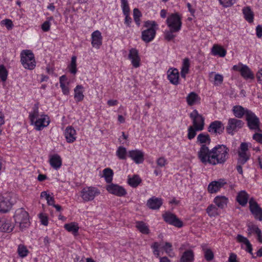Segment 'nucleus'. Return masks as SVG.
<instances>
[{
	"instance_id": "43",
	"label": "nucleus",
	"mask_w": 262,
	"mask_h": 262,
	"mask_svg": "<svg viewBox=\"0 0 262 262\" xmlns=\"http://www.w3.org/2000/svg\"><path fill=\"white\" fill-rule=\"evenodd\" d=\"M127 150L123 146H119L117 151L116 155L120 160H125L127 157Z\"/></svg>"
},
{
	"instance_id": "60",
	"label": "nucleus",
	"mask_w": 262,
	"mask_h": 262,
	"mask_svg": "<svg viewBox=\"0 0 262 262\" xmlns=\"http://www.w3.org/2000/svg\"><path fill=\"white\" fill-rule=\"evenodd\" d=\"M51 23L49 20L45 21L41 25V29L44 32L48 31L50 29Z\"/></svg>"
},
{
	"instance_id": "28",
	"label": "nucleus",
	"mask_w": 262,
	"mask_h": 262,
	"mask_svg": "<svg viewBox=\"0 0 262 262\" xmlns=\"http://www.w3.org/2000/svg\"><path fill=\"white\" fill-rule=\"evenodd\" d=\"M248 199V194L245 190H242L238 193L236 200L239 205L245 206L247 204Z\"/></svg>"
},
{
	"instance_id": "61",
	"label": "nucleus",
	"mask_w": 262,
	"mask_h": 262,
	"mask_svg": "<svg viewBox=\"0 0 262 262\" xmlns=\"http://www.w3.org/2000/svg\"><path fill=\"white\" fill-rule=\"evenodd\" d=\"M157 26V24L155 21L148 20L145 22L144 27L148 28H154Z\"/></svg>"
},
{
	"instance_id": "39",
	"label": "nucleus",
	"mask_w": 262,
	"mask_h": 262,
	"mask_svg": "<svg viewBox=\"0 0 262 262\" xmlns=\"http://www.w3.org/2000/svg\"><path fill=\"white\" fill-rule=\"evenodd\" d=\"M136 228L143 234H147L149 232L148 226L143 222H137L136 223Z\"/></svg>"
},
{
	"instance_id": "42",
	"label": "nucleus",
	"mask_w": 262,
	"mask_h": 262,
	"mask_svg": "<svg viewBox=\"0 0 262 262\" xmlns=\"http://www.w3.org/2000/svg\"><path fill=\"white\" fill-rule=\"evenodd\" d=\"M103 177L107 183H111L113 180L114 172L112 169L106 168L103 170Z\"/></svg>"
},
{
	"instance_id": "5",
	"label": "nucleus",
	"mask_w": 262,
	"mask_h": 262,
	"mask_svg": "<svg viewBox=\"0 0 262 262\" xmlns=\"http://www.w3.org/2000/svg\"><path fill=\"white\" fill-rule=\"evenodd\" d=\"M166 24L172 31H179L182 27L181 17L177 13L171 14L167 18Z\"/></svg>"
},
{
	"instance_id": "36",
	"label": "nucleus",
	"mask_w": 262,
	"mask_h": 262,
	"mask_svg": "<svg viewBox=\"0 0 262 262\" xmlns=\"http://www.w3.org/2000/svg\"><path fill=\"white\" fill-rule=\"evenodd\" d=\"M3 227H0V231L4 232H11L14 228V226L11 224L9 220L3 219Z\"/></svg>"
},
{
	"instance_id": "26",
	"label": "nucleus",
	"mask_w": 262,
	"mask_h": 262,
	"mask_svg": "<svg viewBox=\"0 0 262 262\" xmlns=\"http://www.w3.org/2000/svg\"><path fill=\"white\" fill-rule=\"evenodd\" d=\"M213 202L217 206L218 208L223 209L227 207L228 199L225 196L218 195L214 199Z\"/></svg>"
},
{
	"instance_id": "15",
	"label": "nucleus",
	"mask_w": 262,
	"mask_h": 262,
	"mask_svg": "<svg viewBox=\"0 0 262 262\" xmlns=\"http://www.w3.org/2000/svg\"><path fill=\"white\" fill-rule=\"evenodd\" d=\"M144 153L141 150L136 149L128 151V157L136 164L142 163L144 161Z\"/></svg>"
},
{
	"instance_id": "47",
	"label": "nucleus",
	"mask_w": 262,
	"mask_h": 262,
	"mask_svg": "<svg viewBox=\"0 0 262 262\" xmlns=\"http://www.w3.org/2000/svg\"><path fill=\"white\" fill-rule=\"evenodd\" d=\"M17 253L20 257L23 258L28 255L29 251L25 246L20 244L18 246Z\"/></svg>"
},
{
	"instance_id": "54",
	"label": "nucleus",
	"mask_w": 262,
	"mask_h": 262,
	"mask_svg": "<svg viewBox=\"0 0 262 262\" xmlns=\"http://www.w3.org/2000/svg\"><path fill=\"white\" fill-rule=\"evenodd\" d=\"M40 222L44 226H47L48 224V216L43 213H41L38 215Z\"/></svg>"
},
{
	"instance_id": "52",
	"label": "nucleus",
	"mask_w": 262,
	"mask_h": 262,
	"mask_svg": "<svg viewBox=\"0 0 262 262\" xmlns=\"http://www.w3.org/2000/svg\"><path fill=\"white\" fill-rule=\"evenodd\" d=\"M161 244L158 242H155L151 246V248L154 249V254L158 257L160 255L159 248L161 247Z\"/></svg>"
},
{
	"instance_id": "44",
	"label": "nucleus",
	"mask_w": 262,
	"mask_h": 262,
	"mask_svg": "<svg viewBox=\"0 0 262 262\" xmlns=\"http://www.w3.org/2000/svg\"><path fill=\"white\" fill-rule=\"evenodd\" d=\"M210 138L208 134L203 133L200 134L197 137V142L200 144L209 143Z\"/></svg>"
},
{
	"instance_id": "53",
	"label": "nucleus",
	"mask_w": 262,
	"mask_h": 262,
	"mask_svg": "<svg viewBox=\"0 0 262 262\" xmlns=\"http://www.w3.org/2000/svg\"><path fill=\"white\" fill-rule=\"evenodd\" d=\"M221 5L224 7H229L232 6L235 3V0H219Z\"/></svg>"
},
{
	"instance_id": "6",
	"label": "nucleus",
	"mask_w": 262,
	"mask_h": 262,
	"mask_svg": "<svg viewBox=\"0 0 262 262\" xmlns=\"http://www.w3.org/2000/svg\"><path fill=\"white\" fill-rule=\"evenodd\" d=\"M20 58L21 63L25 69H33V52L31 50H23L20 53Z\"/></svg>"
},
{
	"instance_id": "33",
	"label": "nucleus",
	"mask_w": 262,
	"mask_h": 262,
	"mask_svg": "<svg viewBox=\"0 0 262 262\" xmlns=\"http://www.w3.org/2000/svg\"><path fill=\"white\" fill-rule=\"evenodd\" d=\"M190 62L188 58L183 59L182 68L181 69V75L183 78H186V75L189 73Z\"/></svg>"
},
{
	"instance_id": "13",
	"label": "nucleus",
	"mask_w": 262,
	"mask_h": 262,
	"mask_svg": "<svg viewBox=\"0 0 262 262\" xmlns=\"http://www.w3.org/2000/svg\"><path fill=\"white\" fill-rule=\"evenodd\" d=\"M164 220L167 223L175 227L180 228L183 226V223L174 214L166 212L163 214Z\"/></svg>"
},
{
	"instance_id": "7",
	"label": "nucleus",
	"mask_w": 262,
	"mask_h": 262,
	"mask_svg": "<svg viewBox=\"0 0 262 262\" xmlns=\"http://www.w3.org/2000/svg\"><path fill=\"white\" fill-rule=\"evenodd\" d=\"M244 124V122L241 120L236 118H230L228 119L226 129L228 134L232 135L242 128Z\"/></svg>"
},
{
	"instance_id": "34",
	"label": "nucleus",
	"mask_w": 262,
	"mask_h": 262,
	"mask_svg": "<svg viewBox=\"0 0 262 262\" xmlns=\"http://www.w3.org/2000/svg\"><path fill=\"white\" fill-rule=\"evenodd\" d=\"M67 80V78L66 75H62L59 78L60 86L61 88L63 94L66 95H68L69 94V82L67 84L66 83Z\"/></svg>"
},
{
	"instance_id": "25",
	"label": "nucleus",
	"mask_w": 262,
	"mask_h": 262,
	"mask_svg": "<svg viewBox=\"0 0 262 262\" xmlns=\"http://www.w3.org/2000/svg\"><path fill=\"white\" fill-rule=\"evenodd\" d=\"M49 162L53 168L58 169L61 166L62 159L59 155L54 154L50 157Z\"/></svg>"
},
{
	"instance_id": "23",
	"label": "nucleus",
	"mask_w": 262,
	"mask_h": 262,
	"mask_svg": "<svg viewBox=\"0 0 262 262\" xmlns=\"http://www.w3.org/2000/svg\"><path fill=\"white\" fill-rule=\"evenodd\" d=\"M76 132L71 126H68L64 131V137L67 142L73 143L76 139Z\"/></svg>"
},
{
	"instance_id": "63",
	"label": "nucleus",
	"mask_w": 262,
	"mask_h": 262,
	"mask_svg": "<svg viewBox=\"0 0 262 262\" xmlns=\"http://www.w3.org/2000/svg\"><path fill=\"white\" fill-rule=\"evenodd\" d=\"M253 139L257 142L262 144V134L255 133L253 136Z\"/></svg>"
},
{
	"instance_id": "1",
	"label": "nucleus",
	"mask_w": 262,
	"mask_h": 262,
	"mask_svg": "<svg viewBox=\"0 0 262 262\" xmlns=\"http://www.w3.org/2000/svg\"><path fill=\"white\" fill-rule=\"evenodd\" d=\"M229 149L224 145H217L209 150L205 144L201 145L198 152L200 161L212 165L224 164L229 158Z\"/></svg>"
},
{
	"instance_id": "19",
	"label": "nucleus",
	"mask_w": 262,
	"mask_h": 262,
	"mask_svg": "<svg viewBox=\"0 0 262 262\" xmlns=\"http://www.w3.org/2000/svg\"><path fill=\"white\" fill-rule=\"evenodd\" d=\"M155 28H148L142 32V39L145 42H149L152 41L156 35Z\"/></svg>"
},
{
	"instance_id": "18",
	"label": "nucleus",
	"mask_w": 262,
	"mask_h": 262,
	"mask_svg": "<svg viewBox=\"0 0 262 262\" xmlns=\"http://www.w3.org/2000/svg\"><path fill=\"white\" fill-rule=\"evenodd\" d=\"M167 77L169 81L174 85L179 83V72L176 68L170 69L167 71Z\"/></svg>"
},
{
	"instance_id": "55",
	"label": "nucleus",
	"mask_w": 262,
	"mask_h": 262,
	"mask_svg": "<svg viewBox=\"0 0 262 262\" xmlns=\"http://www.w3.org/2000/svg\"><path fill=\"white\" fill-rule=\"evenodd\" d=\"M248 230L251 232H254L255 234H259L261 231L257 226L255 225H249Z\"/></svg>"
},
{
	"instance_id": "2",
	"label": "nucleus",
	"mask_w": 262,
	"mask_h": 262,
	"mask_svg": "<svg viewBox=\"0 0 262 262\" xmlns=\"http://www.w3.org/2000/svg\"><path fill=\"white\" fill-rule=\"evenodd\" d=\"M13 218L15 226L19 227L21 230H24L30 225L29 214L23 208L17 209L15 212Z\"/></svg>"
},
{
	"instance_id": "17",
	"label": "nucleus",
	"mask_w": 262,
	"mask_h": 262,
	"mask_svg": "<svg viewBox=\"0 0 262 262\" xmlns=\"http://www.w3.org/2000/svg\"><path fill=\"white\" fill-rule=\"evenodd\" d=\"M224 130L223 124L220 121H215L211 123L208 132L213 134H222Z\"/></svg>"
},
{
	"instance_id": "57",
	"label": "nucleus",
	"mask_w": 262,
	"mask_h": 262,
	"mask_svg": "<svg viewBox=\"0 0 262 262\" xmlns=\"http://www.w3.org/2000/svg\"><path fill=\"white\" fill-rule=\"evenodd\" d=\"M162 248L165 251L166 253L170 255V253L172 251V245L171 243L166 242L165 245L162 247Z\"/></svg>"
},
{
	"instance_id": "3",
	"label": "nucleus",
	"mask_w": 262,
	"mask_h": 262,
	"mask_svg": "<svg viewBox=\"0 0 262 262\" xmlns=\"http://www.w3.org/2000/svg\"><path fill=\"white\" fill-rule=\"evenodd\" d=\"M34 126L37 130H42L45 127L48 126L50 122L49 116L47 115L42 114L38 115V112L34 108Z\"/></svg>"
},
{
	"instance_id": "11",
	"label": "nucleus",
	"mask_w": 262,
	"mask_h": 262,
	"mask_svg": "<svg viewBox=\"0 0 262 262\" xmlns=\"http://www.w3.org/2000/svg\"><path fill=\"white\" fill-rule=\"evenodd\" d=\"M250 210L255 218L262 221V209L253 198H251L249 201Z\"/></svg>"
},
{
	"instance_id": "35",
	"label": "nucleus",
	"mask_w": 262,
	"mask_h": 262,
	"mask_svg": "<svg viewBox=\"0 0 262 262\" xmlns=\"http://www.w3.org/2000/svg\"><path fill=\"white\" fill-rule=\"evenodd\" d=\"M209 78L211 81L213 82V84L215 85H219L221 84L223 81V76L222 75L220 74H215L213 72H211L209 74Z\"/></svg>"
},
{
	"instance_id": "45",
	"label": "nucleus",
	"mask_w": 262,
	"mask_h": 262,
	"mask_svg": "<svg viewBox=\"0 0 262 262\" xmlns=\"http://www.w3.org/2000/svg\"><path fill=\"white\" fill-rule=\"evenodd\" d=\"M77 64H76V57L73 56L72 57L70 65L68 66L70 72L75 75L77 73Z\"/></svg>"
},
{
	"instance_id": "14",
	"label": "nucleus",
	"mask_w": 262,
	"mask_h": 262,
	"mask_svg": "<svg viewBox=\"0 0 262 262\" xmlns=\"http://www.w3.org/2000/svg\"><path fill=\"white\" fill-rule=\"evenodd\" d=\"M106 189L110 193L116 195L118 196H122L126 194L125 189L122 186L117 184L112 183L106 186Z\"/></svg>"
},
{
	"instance_id": "24",
	"label": "nucleus",
	"mask_w": 262,
	"mask_h": 262,
	"mask_svg": "<svg viewBox=\"0 0 262 262\" xmlns=\"http://www.w3.org/2000/svg\"><path fill=\"white\" fill-rule=\"evenodd\" d=\"M194 254L192 250H186L182 253L179 262H193Z\"/></svg>"
},
{
	"instance_id": "8",
	"label": "nucleus",
	"mask_w": 262,
	"mask_h": 262,
	"mask_svg": "<svg viewBox=\"0 0 262 262\" xmlns=\"http://www.w3.org/2000/svg\"><path fill=\"white\" fill-rule=\"evenodd\" d=\"M246 120L250 129L256 131L260 130L259 119L251 111L247 112Z\"/></svg>"
},
{
	"instance_id": "12",
	"label": "nucleus",
	"mask_w": 262,
	"mask_h": 262,
	"mask_svg": "<svg viewBox=\"0 0 262 262\" xmlns=\"http://www.w3.org/2000/svg\"><path fill=\"white\" fill-rule=\"evenodd\" d=\"M233 69L234 71L239 72L241 76L245 79H253L254 78L251 70L246 65H235L233 67Z\"/></svg>"
},
{
	"instance_id": "49",
	"label": "nucleus",
	"mask_w": 262,
	"mask_h": 262,
	"mask_svg": "<svg viewBox=\"0 0 262 262\" xmlns=\"http://www.w3.org/2000/svg\"><path fill=\"white\" fill-rule=\"evenodd\" d=\"M8 71L3 64L0 65V78L3 81L7 80Z\"/></svg>"
},
{
	"instance_id": "37",
	"label": "nucleus",
	"mask_w": 262,
	"mask_h": 262,
	"mask_svg": "<svg viewBox=\"0 0 262 262\" xmlns=\"http://www.w3.org/2000/svg\"><path fill=\"white\" fill-rule=\"evenodd\" d=\"M141 179L138 175H134L132 177H128L127 182L133 187H137L141 183Z\"/></svg>"
},
{
	"instance_id": "41",
	"label": "nucleus",
	"mask_w": 262,
	"mask_h": 262,
	"mask_svg": "<svg viewBox=\"0 0 262 262\" xmlns=\"http://www.w3.org/2000/svg\"><path fill=\"white\" fill-rule=\"evenodd\" d=\"M64 228L69 232H72L74 234L77 233L79 230L78 225L75 222L65 224Z\"/></svg>"
},
{
	"instance_id": "10",
	"label": "nucleus",
	"mask_w": 262,
	"mask_h": 262,
	"mask_svg": "<svg viewBox=\"0 0 262 262\" xmlns=\"http://www.w3.org/2000/svg\"><path fill=\"white\" fill-rule=\"evenodd\" d=\"M13 203L9 193L0 195V212L5 213L11 208Z\"/></svg>"
},
{
	"instance_id": "32",
	"label": "nucleus",
	"mask_w": 262,
	"mask_h": 262,
	"mask_svg": "<svg viewBox=\"0 0 262 262\" xmlns=\"http://www.w3.org/2000/svg\"><path fill=\"white\" fill-rule=\"evenodd\" d=\"M200 100V98L199 95L194 92H191L186 97L187 104L190 106L196 104Z\"/></svg>"
},
{
	"instance_id": "9",
	"label": "nucleus",
	"mask_w": 262,
	"mask_h": 262,
	"mask_svg": "<svg viewBox=\"0 0 262 262\" xmlns=\"http://www.w3.org/2000/svg\"><path fill=\"white\" fill-rule=\"evenodd\" d=\"M189 117L192 120L193 127L199 130H202L204 129L205 119L202 115L198 113L197 110H194L190 114Z\"/></svg>"
},
{
	"instance_id": "27",
	"label": "nucleus",
	"mask_w": 262,
	"mask_h": 262,
	"mask_svg": "<svg viewBox=\"0 0 262 262\" xmlns=\"http://www.w3.org/2000/svg\"><path fill=\"white\" fill-rule=\"evenodd\" d=\"M250 111L241 105H235L232 108L234 115L237 118H242L244 115L246 116L247 112Z\"/></svg>"
},
{
	"instance_id": "20",
	"label": "nucleus",
	"mask_w": 262,
	"mask_h": 262,
	"mask_svg": "<svg viewBox=\"0 0 262 262\" xmlns=\"http://www.w3.org/2000/svg\"><path fill=\"white\" fill-rule=\"evenodd\" d=\"M163 204L162 199L153 196L150 198L147 202V206L152 210L159 209Z\"/></svg>"
},
{
	"instance_id": "56",
	"label": "nucleus",
	"mask_w": 262,
	"mask_h": 262,
	"mask_svg": "<svg viewBox=\"0 0 262 262\" xmlns=\"http://www.w3.org/2000/svg\"><path fill=\"white\" fill-rule=\"evenodd\" d=\"M178 31H172L171 29H170L169 31H167L165 33V37L168 40H171L173 39L176 35H173L174 32H178Z\"/></svg>"
},
{
	"instance_id": "21",
	"label": "nucleus",
	"mask_w": 262,
	"mask_h": 262,
	"mask_svg": "<svg viewBox=\"0 0 262 262\" xmlns=\"http://www.w3.org/2000/svg\"><path fill=\"white\" fill-rule=\"evenodd\" d=\"M128 58L131 60L132 63L135 68H138L140 66V58L138 51L136 49L132 48L129 50Z\"/></svg>"
},
{
	"instance_id": "31",
	"label": "nucleus",
	"mask_w": 262,
	"mask_h": 262,
	"mask_svg": "<svg viewBox=\"0 0 262 262\" xmlns=\"http://www.w3.org/2000/svg\"><path fill=\"white\" fill-rule=\"evenodd\" d=\"M236 239L239 243H244L246 246V250L251 254L253 255L252 245L246 237L241 234H238L236 237Z\"/></svg>"
},
{
	"instance_id": "29",
	"label": "nucleus",
	"mask_w": 262,
	"mask_h": 262,
	"mask_svg": "<svg viewBox=\"0 0 262 262\" xmlns=\"http://www.w3.org/2000/svg\"><path fill=\"white\" fill-rule=\"evenodd\" d=\"M83 87L81 85H77L74 89V99L76 102L82 101L84 98Z\"/></svg>"
},
{
	"instance_id": "64",
	"label": "nucleus",
	"mask_w": 262,
	"mask_h": 262,
	"mask_svg": "<svg viewBox=\"0 0 262 262\" xmlns=\"http://www.w3.org/2000/svg\"><path fill=\"white\" fill-rule=\"evenodd\" d=\"M256 36L258 38H261L262 37V26L260 25H258L256 28Z\"/></svg>"
},
{
	"instance_id": "58",
	"label": "nucleus",
	"mask_w": 262,
	"mask_h": 262,
	"mask_svg": "<svg viewBox=\"0 0 262 262\" xmlns=\"http://www.w3.org/2000/svg\"><path fill=\"white\" fill-rule=\"evenodd\" d=\"M157 164L159 167H162L167 164V161L164 157H160L157 160Z\"/></svg>"
},
{
	"instance_id": "30",
	"label": "nucleus",
	"mask_w": 262,
	"mask_h": 262,
	"mask_svg": "<svg viewBox=\"0 0 262 262\" xmlns=\"http://www.w3.org/2000/svg\"><path fill=\"white\" fill-rule=\"evenodd\" d=\"M211 53L214 56H219L224 57L226 55V51L222 46L218 45H214L211 49Z\"/></svg>"
},
{
	"instance_id": "16",
	"label": "nucleus",
	"mask_w": 262,
	"mask_h": 262,
	"mask_svg": "<svg viewBox=\"0 0 262 262\" xmlns=\"http://www.w3.org/2000/svg\"><path fill=\"white\" fill-rule=\"evenodd\" d=\"M226 183L225 180L222 179L218 181H212L208 185V190L211 193H215Z\"/></svg>"
},
{
	"instance_id": "46",
	"label": "nucleus",
	"mask_w": 262,
	"mask_h": 262,
	"mask_svg": "<svg viewBox=\"0 0 262 262\" xmlns=\"http://www.w3.org/2000/svg\"><path fill=\"white\" fill-rule=\"evenodd\" d=\"M202 247L206 260L207 261L212 260L214 258V254L211 250L206 248L205 246H203Z\"/></svg>"
},
{
	"instance_id": "48",
	"label": "nucleus",
	"mask_w": 262,
	"mask_h": 262,
	"mask_svg": "<svg viewBox=\"0 0 262 262\" xmlns=\"http://www.w3.org/2000/svg\"><path fill=\"white\" fill-rule=\"evenodd\" d=\"M238 158L237 163L239 164H245L249 159L250 156L247 153L238 152Z\"/></svg>"
},
{
	"instance_id": "59",
	"label": "nucleus",
	"mask_w": 262,
	"mask_h": 262,
	"mask_svg": "<svg viewBox=\"0 0 262 262\" xmlns=\"http://www.w3.org/2000/svg\"><path fill=\"white\" fill-rule=\"evenodd\" d=\"M2 24L5 25L8 30L11 29L13 26L12 21L9 19H5L3 20L2 21Z\"/></svg>"
},
{
	"instance_id": "50",
	"label": "nucleus",
	"mask_w": 262,
	"mask_h": 262,
	"mask_svg": "<svg viewBox=\"0 0 262 262\" xmlns=\"http://www.w3.org/2000/svg\"><path fill=\"white\" fill-rule=\"evenodd\" d=\"M121 3L124 15L129 14L130 9L127 0H121Z\"/></svg>"
},
{
	"instance_id": "40",
	"label": "nucleus",
	"mask_w": 262,
	"mask_h": 262,
	"mask_svg": "<svg viewBox=\"0 0 262 262\" xmlns=\"http://www.w3.org/2000/svg\"><path fill=\"white\" fill-rule=\"evenodd\" d=\"M243 12L245 18L249 23H252L253 21V13L251 11V9L247 7L243 8Z\"/></svg>"
},
{
	"instance_id": "51",
	"label": "nucleus",
	"mask_w": 262,
	"mask_h": 262,
	"mask_svg": "<svg viewBox=\"0 0 262 262\" xmlns=\"http://www.w3.org/2000/svg\"><path fill=\"white\" fill-rule=\"evenodd\" d=\"M196 131H199V130H196L195 128L192 126H190L188 128V135L187 137L189 140H192L193 139L196 135Z\"/></svg>"
},
{
	"instance_id": "62",
	"label": "nucleus",
	"mask_w": 262,
	"mask_h": 262,
	"mask_svg": "<svg viewBox=\"0 0 262 262\" xmlns=\"http://www.w3.org/2000/svg\"><path fill=\"white\" fill-rule=\"evenodd\" d=\"M248 150V144L246 143H242L240 145V150L238 152L247 153Z\"/></svg>"
},
{
	"instance_id": "38",
	"label": "nucleus",
	"mask_w": 262,
	"mask_h": 262,
	"mask_svg": "<svg viewBox=\"0 0 262 262\" xmlns=\"http://www.w3.org/2000/svg\"><path fill=\"white\" fill-rule=\"evenodd\" d=\"M206 212L211 217H215L220 214L219 209L214 205L211 204L206 208Z\"/></svg>"
},
{
	"instance_id": "22",
	"label": "nucleus",
	"mask_w": 262,
	"mask_h": 262,
	"mask_svg": "<svg viewBox=\"0 0 262 262\" xmlns=\"http://www.w3.org/2000/svg\"><path fill=\"white\" fill-rule=\"evenodd\" d=\"M91 37L93 47L99 49L102 45V37L101 32L98 30L95 31L92 33Z\"/></svg>"
},
{
	"instance_id": "4",
	"label": "nucleus",
	"mask_w": 262,
	"mask_h": 262,
	"mask_svg": "<svg viewBox=\"0 0 262 262\" xmlns=\"http://www.w3.org/2000/svg\"><path fill=\"white\" fill-rule=\"evenodd\" d=\"M100 194V190L94 186H86L82 188L80 196L84 202L93 201Z\"/></svg>"
}]
</instances>
